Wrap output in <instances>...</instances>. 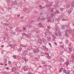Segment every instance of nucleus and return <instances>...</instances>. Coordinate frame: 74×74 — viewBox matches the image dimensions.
Here are the masks:
<instances>
[{"instance_id": "obj_7", "label": "nucleus", "mask_w": 74, "mask_h": 74, "mask_svg": "<svg viewBox=\"0 0 74 74\" xmlns=\"http://www.w3.org/2000/svg\"><path fill=\"white\" fill-rule=\"evenodd\" d=\"M28 53H29V52H28L27 51H25L24 53V55H27V54H28Z\"/></svg>"}, {"instance_id": "obj_50", "label": "nucleus", "mask_w": 74, "mask_h": 74, "mask_svg": "<svg viewBox=\"0 0 74 74\" xmlns=\"http://www.w3.org/2000/svg\"><path fill=\"white\" fill-rule=\"evenodd\" d=\"M19 32H22V30H19Z\"/></svg>"}, {"instance_id": "obj_53", "label": "nucleus", "mask_w": 74, "mask_h": 74, "mask_svg": "<svg viewBox=\"0 0 74 74\" xmlns=\"http://www.w3.org/2000/svg\"><path fill=\"white\" fill-rule=\"evenodd\" d=\"M48 29H50V27L48 26H47Z\"/></svg>"}, {"instance_id": "obj_64", "label": "nucleus", "mask_w": 74, "mask_h": 74, "mask_svg": "<svg viewBox=\"0 0 74 74\" xmlns=\"http://www.w3.org/2000/svg\"><path fill=\"white\" fill-rule=\"evenodd\" d=\"M73 36H74V37H73V38H74V33H73Z\"/></svg>"}, {"instance_id": "obj_48", "label": "nucleus", "mask_w": 74, "mask_h": 74, "mask_svg": "<svg viewBox=\"0 0 74 74\" xmlns=\"http://www.w3.org/2000/svg\"><path fill=\"white\" fill-rule=\"evenodd\" d=\"M5 74H9V73H8V72H5Z\"/></svg>"}, {"instance_id": "obj_35", "label": "nucleus", "mask_w": 74, "mask_h": 74, "mask_svg": "<svg viewBox=\"0 0 74 74\" xmlns=\"http://www.w3.org/2000/svg\"><path fill=\"white\" fill-rule=\"evenodd\" d=\"M49 45L50 46V47H52V45H51V44L50 43H49Z\"/></svg>"}, {"instance_id": "obj_13", "label": "nucleus", "mask_w": 74, "mask_h": 74, "mask_svg": "<svg viewBox=\"0 0 74 74\" xmlns=\"http://www.w3.org/2000/svg\"><path fill=\"white\" fill-rule=\"evenodd\" d=\"M72 58H73L71 60V61L72 62H74V57H73V56H71Z\"/></svg>"}, {"instance_id": "obj_15", "label": "nucleus", "mask_w": 74, "mask_h": 74, "mask_svg": "<svg viewBox=\"0 0 74 74\" xmlns=\"http://www.w3.org/2000/svg\"><path fill=\"white\" fill-rule=\"evenodd\" d=\"M66 34H69V33H70L69 31L66 30Z\"/></svg>"}, {"instance_id": "obj_56", "label": "nucleus", "mask_w": 74, "mask_h": 74, "mask_svg": "<svg viewBox=\"0 0 74 74\" xmlns=\"http://www.w3.org/2000/svg\"><path fill=\"white\" fill-rule=\"evenodd\" d=\"M6 69H9V68L8 67H7L6 68Z\"/></svg>"}, {"instance_id": "obj_2", "label": "nucleus", "mask_w": 74, "mask_h": 74, "mask_svg": "<svg viewBox=\"0 0 74 74\" xmlns=\"http://www.w3.org/2000/svg\"><path fill=\"white\" fill-rule=\"evenodd\" d=\"M59 2H56V4L54 5V7H57L58 6V4H59Z\"/></svg>"}, {"instance_id": "obj_42", "label": "nucleus", "mask_w": 74, "mask_h": 74, "mask_svg": "<svg viewBox=\"0 0 74 74\" xmlns=\"http://www.w3.org/2000/svg\"><path fill=\"white\" fill-rule=\"evenodd\" d=\"M0 65H1V66H3L4 65V64L3 63H0Z\"/></svg>"}, {"instance_id": "obj_18", "label": "nucleus", "mask_w": 74, "mask_h": 74, "mask_svg": "<svg viewBox=\"0 0 74 74\" xmlns=\"http://www.w3.org/2000/svg\"><path fill=\"white\" fill-rule=\"evenodd\" d=\"M58 35L59 36L61 37L62 36V33L60 32H59L58 34Z\"/></svg>"}, {"instance_id": "obj_43", "label": "nucleus", "mask_w": 74, "mask_h": 74, "mask_svg": "<svg viewBox=\"0 0 74 74\" xmlns=\"http://www.w3.org/2000/svg\"><path fill=\"white\" fill-rule=\"evenodd\" d=\"M18 58H19V59H21V56H18Z\"/></svg>"}, {"instance_id": "obj_21", "label": "nucleus", "mask_w": 74, "mask_h": 74, "mask_svg": "<svg viewBox=\"0 0 74 74\" xmlns=\"http://www.w3.org/2000/svg\"><path fill=\"white\" fill-rule=\"evenodd\" d=\"M56 32H57V31H58V32H59V29L58 28H57L56 29Z\"/></svg>"}, {"instance_id": "obj_41", "label": "nucleus", "mask_w": 74, "mask_h": 74, "mask_svg": "<svg viewBox=\"0 0 74 74\" xmlns=\"http://www.w3.org/2000/svg\"><path fill=\"white\" fill-rule=\"evenodd\" d=\"M18 28L17 27L16 28V31H18Z\"/></svg>"}, {"instance_id": "obj_40", "label": "nucleus", "mask_w": 74, "mask_h": 74, "mask_svg": "<svg viewBox=\"0 0 74 74\" xmlns=\"http://www.w3.org/2000/svg\"><path fill=\"white\" fill-rule=\"evenodd\" d=\"M27 74H33V73H30V72H29V73H27Z\"/></svg>"}, {"instance_id": "obj_46", "label": "nucleus", "mask_w": 74, "mask_h": 74, "mask_svg": "<svg viewBox=\"0 0 74 74\" xmlns=\"http://www.w3.org/2000/svg\"><path fill=\"white\" fill-rule=\"evenodd\" d=\"M61 47L62 48H63V47H64V46L63 45H62L61 46Z\"/></svg>"}, {"instance_id": "obj_32", "label": "nucleus", "mask_w": 74, "mask_h": 74, "mask_svg": "<svg viewBox=\"0 0 74 74\" xmlns=\"http://www.w3.org/2000/svg\"><path fill=\"white\" fill-rule=\"evenodd\" d=\"M9 64H11L12 63V62H11L10 61H9Z\"/></svg>"}, {"instance_id": "obj_60", "label": "nucleus", "mask_w": 74, "mask_h": 74, "mask_svg": "<svg viewBox=\"0 0 74 74\" xmlns=\"http://www.w3.org/2000/svg\"><path fill=\"white\" fill-rule=\"evenodd\" d=\"M21 18H24V17H23V16H22V17H21Z\"/></svg>"}, {"instance_id": "obj_59", "label": "nucleus", "mask_w": 74, "mask_h": 74, "mask_svg": "<svg viewBox=\"0 0 74 74\" xmlns=\"http://www.w3.org/2000/svg\"><path fill=\"white\" fill-rule=\"evenodd\" d=\"M39 7H42V6L40 5H39Z\"/></svg>"}, {"instance_id": "obj_34", "label": "nucleus", "mask_w": 74, "mask_h": 74, "mask_svg": "<svg viewBox=\"0 0 74 74\" xmlns=\"http://www.w3.org/2000/svg\"><path fill=\"white\" fill-rule=\"evenodd\" d=\"M45 49H46L47 51H48V49L47 48V47H45Z\"/></svg>"}, {"instance_id": "obj_38", "label": "nucleus", "mask_w": 74, "mask_h": 74, "mask_svg": "<svg viewBox=\"0 0 74 74\" xmlns=\"http://www.w3.org/2000/svg\"><path fill=\"white\" fill-rule=\"evenodd\" d=\"M54 44L55 45H58V44H57V43H56V42H55Z\"/></svg>"}, {"instance_id": "obj_55", "label": "nucleus", "mask_w": 74, "mask_h": 74, "mask_svg": "<svg viewBox=\"0 0 74 74\" xmlns=\"http://www.w3.org/2000/svg\"><path fill=\"white\" fill-rule=\"evenodd\" d=\"M23 29H24V30H26V28L24 27V28H23Z\"/></svg>"}, {"instance_id": "obj_39", "label": "nucleus", "mask_w": 74, "mask_h": 74, "mask_svg": "<svg viewBox=\"0 0 74 74\" xmlns=\"http://www.w3.org/2000/svg\"><path fill=\"white\" fill-rule=\"evenodd\" d=\"M45 36H47V32H45Z\"/></svg>"}, {"instance_id": "obj_63", "label": "nucleus", "mask_w": 74, "mask_h": 74, "mask_svg": "<svg viewBox=\"0 0 74 74\" xmlns=\"http://www.w3.org/2000/svg\"><path fill=\"white\" fill-rule=\"evenodd\" d=\"M9 46L10 47H11V46H12V45H9Z\"/></svg>"}, {"instance_id": "obj_22", "label": "nucleus", "mask_w": 74, "mask_h": 74, "mask_svg": "<svg viewBox=\"0 0 74 74\" xmlns=\"http://www.w3.org/2000/svg\"><path fill=\"white\" fill-rule=\"evenodd\" d=\"M69 33H71H71H73V32H72V31L70 30L69 31Z\"/></svg>"}, {"instance_id": "obj_3", "label": "nucleus", "mask_w": 74, "mask_h": 74, "mask_svg": "<svg viewBox=\"0 0 74 74\" xmlns=\"http://www.w3.org/2000/svg\"><path fill=\"white\" fill-rule=\"evenodd\" d=\"M17 70L16 68H13L12 69V72H15V71H16Z\"/></svg>"}, {"instance_id": "obj_23", "label": "nucleus", "mask_w": 74, "mask_h": 74, "mask_svg": "<svg viewBox=\"0 0 74 74\" xmlns=\"http://www.w3.org/2000/svg\"><path fill=\"white\" fill-rule=\"evenodd\" d=\"M41 25H42V24L41 23H39L38 25V27H39V26H41Z\"/></svg>"}, {"instance_id": "obj_17", "label": "nucleus", "mask_w": 74, "mask_h": 74, "mask_svg": "<svg viewBox=\"0 0 74 74\" xmlns=\"http://www.w3.org/2000/svg\"><path fill=\"white\" fill-rule=\"evenodd\" d=\"M69 62L68 61H67L66 63V66H68V65H69Z\"/></svg>"}, {"instance_id": "obj_57", "label": "nucleus", "mask_w": 74, "mask_h": 74, "mask_svg": "<svg viewBox=\"0 0 74 74\" xmlns=\"http://www.w3.org/2000/svg\"><path fill=\"white\" fill-rule=\"evenodd\" d=\"M50 35H51L52 34V33L51 32H50Z\"/></svg>"}, {"instance_id": "obj_58", "label": "nucleus", "mask_w": 74, "mask_h": 74, "mask_svg": "<svg viewBox=\"0 0 74 74\" xmlns=\"http://www.w3.org/2000/svg\"><path fill=\"white\" fill-rule=\"evenodd\" d=\"M62 21H66V20L65 19L62 20Z\"/></svg>"}, {"instance_id": "obj_12", "label": "nucleus", "mask_w": 74, "mask_h": 74, "mask_svg": "<svg viewBox=\"0 0 74 74\" xmlns=\"http://www.w3.org/2000/svg\"><path fill=\"white\" fill-rule=\"evenodd\" d=\"M12 4H13L14 5H16V4H17V2H16L15 1H14L12 2Z\"/></svg>"}, {"instance_id": "obj_47", "label": "nucleus", "mask_w": 74, "mask_h": 74, "mask_svg": "<svg viewBox=\"0 0 74 74\" xmlns=\"http://www.w3.org/2000/svg\"><path fill=\"white\" fill-rule=\"evenodd\" d=\"M17 16H18V18L19 17V16H20V15H19V14H18V15H17Z\"/></svg>"}, {"instance_id": "obj_49", "label": "nucleus", "mask_w": 74, "mask_h": 74, "mask_svg": "<svg viewBox=\"0 0 74 74\" xmlns=\"http://www.w3.org/2000/svg\"><path fill=\"white\" fill-rule=\"evenodd\" d=\"M63 8H61V11H63Z\"/></svg>"}, {"instance_id": "obj_9", "label": "nucleus", "mask_w": 74, "mask_h": 74, "mask_svg": "<svg viewBox=\"0 0 74 74\" xmlns=\"http://www.w3.org/2000/svg\"><path fill=\"white\" fill-rule=\"evenodd\" d=\"M59 59L60 60H61L62 61V62H64V60L63 59L62 57H60Z\"/></svg>"}, {"instance_id": "obj_28", "label": "nucleus", "mask_w": 74, "mask_h": 74, "mask_svg": "<svg viewBox=\"0 0 74 74\" xmlns=\"http://www.w3.org/2000/svg\"><path fill=\"white\" fill-rule=\"evenodd\" d=\"M13 58H14V59H16V56H15V55H13Z\"/></svg>"}, {"instance_id": "obj_27", "label": "nucleus", "mask_w": 74, "mask_h": 74, "mask_svg": "<svg viewBox=\"0 0 74 74\" xmlns=\"http://www.w3.org/2000/svg\"><path fill=\"white\" fill-rule=\"evenodd\" d=\"M14 74H19V73L18 72H16L14 73Z\"/></svg>"}, {"instance_id": "obj_24", "label": "nucleus", "mask_w": 74, "mask_h": 74, "mask_svg": "<svg viewBox=\"0 0 74 74\" xmlns=\"http://www.w3.org/2000/svg\"><path fill=\"white\" fill-rule=\"evenodd\" d=\"M11 48H15V45H13L12 46Z\"/></svg>"}, {"instance_id": "obj_33", "label": "nucleus", "mask_w": 74, "mask_h": 74, "mask_svg": "<svg viewBox=\"0 0 74 74\" xmlns=\"http://www.w3.org/2000/svg\"><path fill=\"white\" fill-rule=\"evenodd\" d=\"M27 27L28 28H30V25H27Z\"/></svg>"}, {"instance_id": "obj_6", "label": "nucleus", "mask_w": 74, "mask_h": 74, "mask_svg": "<svg viewBox=\"0 0 74 74\" xmlns=\"http://www.w3.org/2000/svg\"><path fill=\"white\" fill-rule=\"evenodd\" d=\"M42 43H45L46 42V40L44 39H42Z\"/></svg>"}, {"instance_id": "obj_44", "label": "nucleus", "mask_w": 74, "mask_h": 74, "mask_svg": "<svg viewBox=\"0 0 74 74\" xmlns=\"http://www.w3.org/2000/svg\"><path fill=\"white\" fill-rule=\"evenodd\" d=\"M55 34H56V36H58V34H57V33H55Z\"/></svg>"}, {"instance_id": "obj_26", "label": "nucleus", "mask_w": 74, "mask_h": 74, "mask_svg": "<svg viewBox=\"0 0 74 74\" xmlns=\"http://www.w3.org/2000/svg\"><path fill=\"white\" fill-rule=\"evenodd\" d=\"M33 52L34 53H36V49H34V51H33Z\"/></svg>"}, {"instance_id": "obj_8", "label": "nucleus", "mask_w": 74, "mask_h": 74, "mask_svg": "<svg viewBox=\"0 0 74 74\" xmlns=\"http://www.w3.org/2000/svg\"><path fill=\"white\" fill-rule=\"evenodd\" d=\"M43 20H44V19H41L40 18V17L38 18V19H37L38 21H43Z\"/></svg>"}, {"instance_id": "obj_54", "label": "nucleus", "mask_w": 74, "mask_h": 74, "mask_svg": "<svg viewBox=\"0 0 74 74\" xmlns=\"http://www.w3.org/2000/svg\"><path fill=\"white\" fill-rule=\"evenodd\" d=\"M56 12L58 13H58H59V11H57Z\"/></svg>"}, {"instance_id": "obj_45", "label": "nucleus", "mask_w": 74, "mask_h": 74, "mask_svg": "<svg viewBox=\"0 0 74 74\" xmlns=\"http://www.w3.org/2000/svg\"><path fill=\"white\" fill-rule=\"evenodd\" d=\"M32 27V25H30V26H29V28Z\"/></svg>"}, {"instance_id": "obj_20", "label": "nucleus", "mask_w": 74, "mask_h": 74, "mask_svg": "<svg viewBox=\"0 0 74 74\" xmlns=\"http://www.w3.org/2000/svg\"><path fill=\"white\" fill-rule=\"evenodd\" d=\"M34 20H32L31 21H30V23H33V22H34Z\"/></svg>"}, {"instance_id": "obj_4", "label": "nucleus", "mask_w": 74, "mask_h": 74, "mask_svg": "<svg viewBox=\"0 0 74 74\" xmlns=\"http://www.w3.org/2000/svg\"><path fill=\"white\" fill-rule=\"evenodd\" d=\"M38 44H41L42 43V39H39L38 41Z\"/></svg>"}, {"instance_id": "obj_37", "label": "nucleus", "mask_w": 74, "mask_h": 74, "mask_svg": "<svg viewBox=\"0 0 74 74\" xmlns=\"http://www.w3.org/2000/svg\"><path fill=\"white\" fill-rule=\"evenodd\" d=\"M68 14H70L71 13V11H70L69 10L68 11Z\"/></svg>"}, {"instance_id": "obj_61", "label": "nucleus", "mask_w": 74, "mask_h": 74, "mask_svg": "<svg viewBox=\"0 0 74 74\" xmlns=\"http://www.w3.org/2000/svg\"><path fill=\"white\" fill-rule=\"evenodd\" d=\"M48 22H51V20L48 21Z\"/></svg>"}, {"instance_id": "obj_5", "label": "nucleus", "mask_w": 74, "mask_h": 74, "mask_svg": "<svg viewBox=\"0 0 74 74\" xmlns=\"http://www.w3.org/2000/svg\"><path fill=\"white\" fill-rule=\"evenodd\" d=\"M73 51V49L72 48H69V53H71Z\"/></svg>"}, {"instance_id": "obj_14", "label": "nucleus", "mask_w": 74, "mask_h": 74, "mask_svg": "<svg viewBox=\"0 0 74 74\" xmlns=\"http://www.w3.org/2000/svg\"><path fill=\"white\" fill-rule=\"evenodd\" d=\"M47 39L48 41H49L51 39V38L50 36H48L47 37Z\"/></svg>"}, {"instance_id": "obj_31", "label": "nucleus", "mask_w": 74, "mask_h": 74, "mask_svg": "<svg viewBox=\"0 0 74 74\" xmlns=\"http://www.w3.org/2000/svg\"><path fill=\"white\" fill-rule=\"evenodd\" d=\"M48 55L49 56V57H51V56H52V54L51 53H50L49 55L48 54Z\"/></svg>"}, {"instance_id": "obj_36", "label": "nucleus", "mask_w": 74, "mask_h": 74, "mask_svg": "<svg viewBox=\"0 0 74 74\" xmlns=\"http://www.w3.org/2000/svg\"><path fill=\"white\" fill-rule=\"evenodd\" d=\"M4 25H5V26H8V25H9V24L6 23Z\"/></svg>"}, {"instance_id": "obj_1", "label": "nucleus", "mask_w": 74, "mask_h": 74, "mask_svg": "<svg viewBox=\"0 0 74 74\" xmlns=\"http://www.w3.org/2000/svg\"><path fill=\"white\" fill-rule=\"evenodd\" d=\"M63 71V73L65 74H70V72H67L66 71V70L63 68H61L59 70V72H61L62 71Z\"/></svg>"}, {"instance_id": "obj_30", "label": "nucleus", "mask_w": 74, "mask_h": 74, "mask_svg": "<svg viewBox=\"0 0 74 74\" xmlns=\"http://www.w3.org/2000/svg\"><path fill=\"white\" fill-rule=\"evenodd\" d=\"M24 60H25V62H27V59L24 58Z\"/></svg>"}, {"instance_id": "obj_10", "label": "nucleus", "mask_w": 74, "mask_h": 74, "mask_svg": "<svg viewBox=\"0 0 74 74\" xmlns=\"http://www.w3.org/2000/svg\"><path fill=\"white\" fill-rule=\"evenodd\" d=\"M23 69H24V70L25 71H26V70H28V69H27V68H26L25 66H23Z\"/></svg>"}, {"instance_id": "obj_51", "label": "nucleus", "mask_w": 74, "mask_h": 74, "mask_svg": "<svg viewBox=\"0 0 74 74\" xmlns=\"http://www.w3.org/2000/svg\"><path fill=\"white\" fill-rule=\"evenodd\" d=\"M1 47H2V48H3V47H4V45H2Z\"/></svg>"}, {"instance_id": "obj_52", "label": "nucleus", "mask_w": 74, "mask_h": 74, "mask_svg": "<svg viewBox=\"0 0 74 74\" xmlns=\"http://www.w3.org/2000/svg\"><path fill=\"white\" fill-rule=\"evenodd\" d=\"M19 50L20 51H21L22 50V48H20L19 49Z\"/></svg>"}, {"instance_id": "obj_19", "label": "nucleus", "mask_w": 74, "mask_h": 74, "mask_svg": "<svg viewBox=\"0 0 74 74\" xmlns=\"http://www.w3.org/2000/svg\"><path fill=\"white\" fill-rule=\"evenodd\" d=\"M65 44L67 45L68 44V40H66V41L65 42Z\"/></svg>"}, {"instance_id": "obj_25", "label": "nucleus", "mask_w": 74, "mask_h": 74, "mask_svg": "<svg viewBox=\"0 0 74 74\" xmlns=\"http://www.w3.org/2000/svg\"><path fill=\"white\" fill-rule=\"evenodd\" d=\"M36 50V53H38V52H39V50L38 49H37Z\"/></svg>"}, {"instance_id": "obj_16", "label": "nucleus", "mask_w": 74, "mask_h": 74, "mask_svg": "<svg viewBox=\"0 0 74 74\" xmlns=\"http://www.w3.org/2000/svg\"><path fill=\"white\" fill-rule=\"evenodd\" d=\"M52 37H53V41H54L55 40V35H52Z\"/></svg>"}, {"instance_id": "obj_62", "label": "nucleus", "mask_w": 74, "mask_h": 74, "mask_svg": "<svg viewBox=\"0 0 74 74\" xmlns=\"http://www.w3.org/2000/svg\"><path fill=\"white\" fill-rule=\"evenodd\" d=\"M5 62L6 63L7 62V59H5Z\"/></svg>"}, {"instance_id": "obj_11", "label": "nucleus", "mask_w": 74, "mask_h": 74, "mask_svg": "<svg viewBox=\"0 0 74 74\" xmlns=\"http://www.w3.org/2000/svg\"><path fill=\"white\" fill-rule=\"evenodd\" d=\"M22 34H23V35H25V36H26V37H29V36H28V35H27V34H26L22 33Z\"/></svg>"}, {"instance_id": "obj_29", "label": "nucleus", "mask_w": 74, "mask_h": 74, "mask_svg": "<svg viewBox=\"0 0 74 74\" xmlns=\"http://www.w3.org/2000/svg\"><path fill=\"white\" fill-rule=\"evenodd\" d=\"M65 27H64V26L63 25H62V29H65Z\"/></svg>"}]
</instances>
